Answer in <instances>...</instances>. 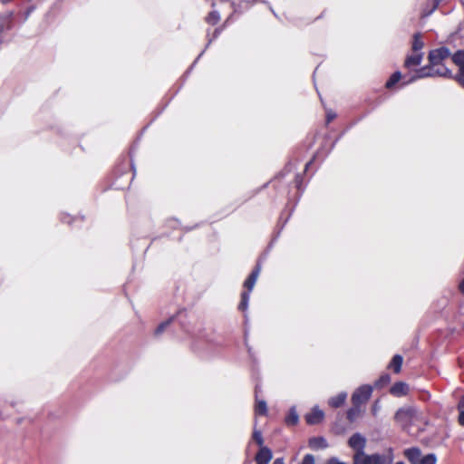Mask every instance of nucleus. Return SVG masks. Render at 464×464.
Wrapping results in <instances>:
<instances>
[{
	"mask_svg": "<svg viewBox=\"0 0 464 464\" xmlns=\"http://www.w3.org/2000/svg\"><path fill=\"white\" fill-rule=\"evenodd\" d=\"M253 439L259 445L262 446L264 443L262 433L259 430H254Z\"/></svg>",
	"mask_w": 464,
	"mask_h": 464,
	"instance_id": "obj_25",
	"label": "nucleus"
},
{
	"mask_svg": "<svg viewBox=\"0 0 464 464\" xmlns=\"http://www.w3.org/2000/svg\"><path fill=\"white\" fill-rule=\"evenodd\" d=\"M437 462V458L435 456V454H428L426 456L423 457V459H421V462L420 464H436Z\"/></svg>",
	"mask_w": 464,
	"mask_h": 464,
	"instance_id": "obj_24",
	"label": "nucleus"
},
{
	"mask_svg": "<svg viewBox=\"0 0 464 464\" xmlns=\"http://www.w3.org/2000/svg\"><path fill=\"white\" fill-rule=\"evenodd\" d=\"M272 459V451L266 447H261L256 456L257 464H267Z\"/></svg>",
	"mask_w": 464,
	"mask_h": 464,
	"instance_id": "obj_9",
	"label": "nucleus"
},
{
	"mask_svg": "<svg viewBox=\"0 0 464 464\" xmlns=\"http://www.w3.org/2000/svg\"><path fill=\"white\" fill-rule=\"evenodd\" d=\"M220 19V15L217 11L210 12L206 17V21L210 24H216Z\"/></svg>",
	"mask_w": 464,
	"mask_h": 464,
	"instance_id": "obj_23",
	"label": "nucleus"
},
{
	"mask_svg": "<svg viewBox=\"0 0 464 464\" xmlns=\"http://www.w3.org/2000/svg\"><path fill=\"white\" fill-rule=\"evenodd\" d=\"M437 5H438V1L437 0H433L432 9L429 13H427L426 14L427 15L430 14L436 9Z\"/></svg>",
	"mask_w": 464,
	"mask_h": 464,
	"instance_id": "obj_32",
	"label": "nucleus"
},
{
	"mask_svg": "<svg viewBox=\"0 0 464 464\" xmlns=\"http://www.w3.org/2000/svg\"><path fill=\"white\" fill-rule=\"evenodd\" d=\"M347 444L353 452V464H372V454L365 452L367 440L363 435L359 432L353 434Z\"/></svg>",
	"mask_w": 464,
	"mask_h": 464,
	"instance_id": "obj_1",
	"label": "nucleus"
},
{
	"mask_svg": "<svg viewBox=\"0 0 464 464\" xmlns=\"http://www.w3.org/2000/svg\"><path fill=\"white\" fill-rule=\"evenodd\" d=\"M309 445L313 449H325L328 447L326 440L323 437L313 438L309 440Z\"/></svg>",
	"mask_w": 464,
	"mask_h": 464,
	"instance_id": "obj_14",
	"label": "nucleus"
},
{
	"mask_svg": "<svg viewBox=\"0 0 464 464\" xmlns=\"http://www.w3.org/2000/svg\"><path fill=\"white\" fill-rule=\"evenodd\" d=\"M324 417V413L318 407L313 408L312 411L305 415V420L310 425L320 423Z\"/></svg>",
	"mask_w": 464,
	"mask_h": 464,
	"instance_id": "obj_7",
	"label": "nucleus"
},
{
	"mask_svg": "<svg viewBox=\"0 0 464 464\" xmlns=\"http://www.w3.org/2000/svg\"><path fill=\"white\" fill-rule=\"evenodd\" d=\"M452 79H455L460 85H462L464 87V70L459 72L458 75H456V76L453 75Z\"/></svg>",
	"mask_w": 464,
	"mask_h": 464,
	"instance_id": "obj_26",
	"label": "nucleus"
},
{
	"mask_svg": "<svg viewBox=\"0 0 464 464\" xmlns=\"http://www.w3.org/2000/svg\"><path fill=\"white\" fill-rule=\"evenodd\" d=\"M459 423L464 426V411H459Z\"/></svg>",
	"mask_w": 464,
	"mask_h": 464,
	"instance_id": "obj_30",
	"label": "nucleus"
},
{
	"mask_svg": "<svg viewBox=\"0 0 464 464\" xmlns=\"http://www.w3.org/2000/svg\"><path fill=\"white\" fill-rule=\"evenodd\" d=\"M299 416L295 411V407H292L289 411L288 415L285 418V422L287 425H295L298 422Z\"/></svg>",
	"mask_w": 464,
	"mask_h": 464,
	"instance_id": "obj_17",
	"label": "nucleus"
},
{
	"mask_svg": "<svg viewBox=\"0 0 464 464\" xmlns=\"http://www.w3.org/2000/svg\"><path fill=\"white\" fill-rule=\"evenodd\" d=\"M394 418L402 428H407L420 418V413L416 408L403 407L397 411Z\"/></svg>",
	"mask_w": 464,
	"mask_h": 464,
	"instance_id": "obj_3",
	"label": "nucleus"
},
{
	"mask_svg": "<svg viewBox=\"0 0 464 464\" xmlns=\"http://www.w3.org/2000/svg\"><path fill=\"white\" fill-rule=\"evenodd\" d=\"M372 392V388L370 385H362L359 387L352 395L353 404L355 406H360L362 403H365L371 397Z\"/></svg>",
	"mask_w": 464,
	"mask_h": 464,
	"instance_id": "obj_4",
	"label": "nucleus"
},
{
	"mask_svg": "<svg viewBox=\"0 0 464 464\" xmlns=\"http://www.w3.org/2000/svg\"><path fill=\"white\" fill-rule=\"evenodd\" d=\"M395 464H404L403 462L400 461V462H397Z\"/></svg>",
	"mask_w": 464,
	"mask_h": 464,
	"instance_id": "obj_37",
	"label": "nucleus"
},
{
	"mask_svg": "<svg viewBox=\"0 0 464 464\" xmlns=\"http://www.w3.org/2000/svg\"><path fill=\"white\" fill-rule=\"evenodd\" d=\"M459 290L462 294H464V277H463V280L459 284Z\"/></svg>",
	"mask_w": 464,
	"mask_h": 464,
	"instance_id": "obj_33",
	"label": "nucleus"
},
{
	"mask_svg": "<svg viewBox=\"0 0 464 464\" xmlns=\"http://www.w3.org/2000/svg\"><path fill=\"white\" fill-rule=\"evenodd\" d=\"M327 464H347L344 461L339 460L337 458H331L327 460Z\"/></svg>",
	"mask_w": 464,
	"mask_h": 464,
	"instance_id": "obj_29",
	"label": "nucleus"
},
{
	"mask_svg": "<svg viewBox=\"0 0 464 464\" xmlns=\"http://www.w3.org/2000/svg\"><path fill=\"white\" fill-rule=\"evenodd\" d=\"M273 464H285L283 459H276Z\"/></svg>",
	"mask_w": 464,
	"mask_h": 464,
	"instance_id": "obj_35",
	"label": "nucleus"
},
{
	"mask_svg": "<svg viewBox=\"0 0 464 464\" xmlns=\"http://www.w3.org/2000/svg\"><path fill=\"white\" fill-rule=\"evenodd\" d=\"M451 60L455 65L459 67V72L464 70V50L457 51L452 56Z\"/></svg>",
	"mask_w": 464,
	"mask_h": 464,
	"instance_id": "obj_13",
	"label": "nucleus"
},
{
	"mask_svg": "<svg viewBox=\"0 0 464 464\" xmlns=\"http://www.w3.org/2000/svg\"><path fill=\"white\" fill-rule=\"evenodd\" d=\"M423 58L422 53H416L414 54L407 56L404 62V66L411 69L413 66H418L421 63Z\"/></svg>",
	"mask_w": 464,
	"mask_h": 464,
	"instance_id": "obj_12",
	"label": "nucleus"
},
{
	"mask_svg": "<svg viewBox=\"0 0 464 464\" xmlns=\"http://www.w3.org/2000/svg\"><path fill=\"white\" fill-rule=\"evenodd\" d=\"M392 461L393 454L391 449L385 454H372V464H392Z\"/></svg>",
	"mask_w": 464,
	"mask_h": 464,
	"instance_id": "obj_6",
	"label": "nucleus"
},
{
	"mask_svg": "<svg viewBox=\"0 0 464 464\" xmlns=\"http://www.w3.org/2000/svg\"><path fill=\"white\" fill-rule=\"evenodd\" d=\"M334 117V114L327 113V122H330Z\"/></svg>",
	"mask_w": 464,
	"mask_h": 464,
	"instance_id": "obj_34",
	"label": "nucleus"
},
{
	"mask_svg": "<svg viewBox=\"0 0 464 464\" xmlns=\"http://www.w3.org/2000/svg\"><path fill=\"white\" fill-rule=\"evenodd\" d=\"M249 300V293L243 292L241 295V302L238 304V309L241 311H246L248 305Z\"/></svg>",
	"mask_w": 464,
	"mask_h": 464,
	"instance_id": "obj_22",
	"label": "nucleus"
},
{
	"mask_svg": "<svg viewBox=\"0 0 464 464\" xmlns=\"http://www.w3.org/2000/svg\"><path fill=\"white\" fill-rule=\"evenodd\" d=\"M169 324V321H166L164 323H162L161 324H160L158 326V328L156 329L155 331V334H160L161 333H163V331L166 329V327Z\"/></svg>",
	"mask_w": 464,
	"mask_h": 464,
	"instance_id": "obj_27",
	"label": "nucleus"
},
{
	"mask_svg": "<svg viewBox=\"0 0 464 464\" xmlns=\"http://www.w3.org/2000/svg\"><path fill=\"white\" fill-rule=\"evenodd\" d=\"M260 270V266H256V267L252 271L247 279L245 281L244 286L247 289L246 293L250 294V292L253 290L257 280V277L259 276Z\"/></svg>",
	"mask_w": 464,
	"mask_h": 464,
	"instance_id": "obj_10",
	"label": "nucleus"
},
{
	"mask_svg": "<svg viewBox=\"0 0 464 464\" xmlns=\"http://www.w3.org/2000/svg\"><path fill=\"white\" fill-rule=\"evenodd\" d=\"M424 43L421 40L420 34L417 33L413 35V42H412V50L414 52L420 51L423 48Z\"/></svg>",
	"mask_w": 464,
	"mask_h": 464,
	"instance_id": "obj_18",
	"label": "nucleus"
},
{
	"mask_svg": "<svg viewBox=\"0 0 464 464\" xmlns=\"http://www.w3.org/2000/svg\"><path fill=\"white\" fill-rule=\"evenodd\" d=\"M256 413L265 415L267 411L266 402L265 401H256Z\"/></svg>",
	"mask_w": 464,
	"mask_h": 464,
	"instance_id": "obj_21",
	"label": "nucleus"
},
{
	"mask_svg": "<svg viewBox=\"0 0 464 464\" xmlns=\"http://www.w3.org/2000/svg\"><path fill=\"white\" fill-rule=\"evenodd\" d=\"M436 65H431L430 63L427 66H423L421 68H420L419 70H417L416 72V74L413 75L407 82H405L404 84H407V83H411L414 81H416L417 79H421V78H427V77H444V78H453V73L451 72V70H450L449 68L445 67V66H441L440 68H435Z\"/></svg>",
	"mask_w": 464,
	"mask_h": 464,
	"instance_id": "obj_2",
	"label": "nucleus"
},
{
	"mask_svg": "<svg viewBox=\"0 0 464 464\" xmlns=\"http://www.w3.org/2000/svg\"><path fill=\"white\" fill-rule=\"evenodd\" d=\"M401 79V73L400 72H395L392 74L390 79L386 82L387 88H392L393 85H395Z\"/></svg>",
	"mask_w": 464,
	"mask_h": 464,
	"instance_id": "obj_20",
	"label": "nucleus"
},
{
	"mask_svg": "<svg viewBox=\"0 0 464 464\" xmlns=\"http://www.w3.org/2000/svg\"><path fill=\"white\" fill-rule=\"evenodd\" d=\"M450 56V51L447 47H440L438 49H434L429 53V63L431 65H440L442 61L449 58Z\"/></svg>",
	"mask_w": 464,
	"mask_h": 464,
	"instance_id": "obj_5",
	"label": "nucleus"
},
{
	"mask_svg": "<svg viewBox=\"0 0 464 464\" xmlns=\"http://www.w3.org/2000/svg\"><path fill=\"white\" fill-rule=\"evenodd\" d=\"M457 408H458V411H464V395L460 398Z\"/></svg>",
	"mask_w": 464,
	"mask_h": 464,
	"instance_id": "obj_31",
	"label": "nucleus"
},
{
	"mask_svg": "<svg viewBox=\"0 0 464 464\" xmlns=\"http://www.w3.org/2000/svg\"><path fill=\"white\" fill-rule=\"evenodd\" d=\"M301 464H314V456L310 454L305 455Z\"/></svg>",
	"mask_w": 464,
	"mask_h": 464,
	"instance_id": "obj_28",
	"label": "nucleus"
},
{
	"mask_svg": "<svg viewBox=\"0 0 464 464\" xmlns=\"http://www.w3.org/2000/svg\"><path fill=\"white\" fill-rule=\"evenodd\" d=\"M347 398V394L345 392H341L338 395L331 398L329 400V404L334 408H338L343 405Z\"/></svg>",
	"mask_w": 464,
	"mask_h": 464,
	"instance_id": "obj_15",
	"label": "nucleus"
},
{
	"mask_svg": "<svg viewBox=\"0 0 464 464\" xmlns=\"http://www.w3.org/2000/svg\"><path fill=\"white\" fill-rule=\"evenodd\" d=\"M381 381L388 382L389 381V376L385 375V376L382 377Z\"/></svg>",
	"mask_w": 464,
	"mask_h": 464,
	"instance_id": "obj_36",
	"label": "nucleus"
},
{
	"mask_svg": "<svg viewBox=\"0 0 464 464\" xmlns=\"http://www.w3.org/2000/svg\"><path fill=\"white\" fill-rule=\"evenodd\" d=\"M361 414V410H360V407L359 406H355L353 405V408H351L348 411H347V419L353 422L358 417L359 415Z\"/></svg>",
	"mask_w": 464,
	"mask_h": 464,
	"instance_id": "obj_19",
	"label": "nucleus"
},
{
	"mask_svg": "<svg viewBox=\"0 0 464 464\" xmlns=\"http://www.w3.org/2000/svg\"><path fill=\"white\" fill-rule=\"evenodd\" d=\"M404 456L411 464H420L421 459L424 456L421 455V451L418 448H411L404 450Z\"/></svg>",
	"mask_w": 464,
	"mask_h": 464,
	"instance_id": "obj_8",
	"label": "nucleus"
},
{
	"mask_svg": "<svg viewBox=\"0 0 464 464\" xmlns=\"http://www.w3.org/2000/svg\"><path fill=\"white\" fill-rule=\"evenodd\" d=\"M402 361H403L402 357L399 354H396L393 356L389 366H390V368H392L396 373H398L401 372Z\"/></svg>",
	"mask_w": 464,
	"mask_h": 464,
	"instance_id": "obj_16",
	"label": "nucleus"
},
{
	"mask_svg": "<svg viewBox=\"0 0 464 464\" xmlns=\"http://www.w3.org/2000/svg\"><path fill=\"white\" fill-rule=\"evenodd\" d=\"M409 392V386L405 382H399L394 383L391 388V393L394 396H404Z\"/></svg>",
	"mask_w": 464,
	"mask_h": 464,
	"instance_id": "obj_11",
	"label": "nucleus"
}]
</instances>
